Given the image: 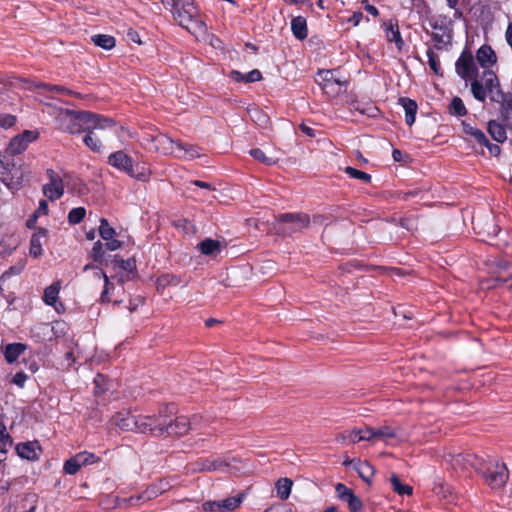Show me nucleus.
<instances>
[{
  "instance_id": "nucleus-33",
  "label": "nucleus",
  "mask_w": 512,
  "mask_h": 512,
  "mask_svg": "<svg viewBox=\"0 0 512 512\" xmlns=\"http://www.w3.org/2000/svg\"><path fill=\"white\" fill-rule=\"evenodd\" d=\"M293 482L289 478H281L276 483L277 496L281 500H287L290 496Z\"/></svg>"
},
{
  "instance_id": "nucleus-63",
  "label": "nucleus",
  "mask_w": 512,
  "mask_h": 512,
  "mask_svg": "<svg viewBox=\"0 0 512 512\" xmlns=\"http://www.w3.org/2000/svg\"><path fill=\"white\" fill-rule=\"evenodd\" d=\"M364 15L362 12L357 11L352 14L348 19V23H351L353 26H358L363 19Z\"/></svg>"
},
{
  "instance_id": "nucleus-28",
  "label": "nucleus",
  "mask_w": 512,
  "mask_h": 512,
  "mask_svg": "<svg viewBox=\"0 0 512 512\" xmlns=\"http://www.w3.org/2000/svg\"><path fill=\"white\" fill-rule=\"evenodd\" d=\"M487 130L491 137L499 143H503L507 139V134L504 126L495 120L488 122Z\"/></svg>"
},
{
  "instance_id": "nucleus-54",
  "label": "nucleus",
  "mask_w": 512,
  "mask_h": 512,
  "mask_svg": "<svg viewBox=\"0 0 512 512\" xmlns=\"http://www.w3.org/2000/svg\"><path fill=\"white\" fill-rule=\"evenodd\" d=\"M345 501L348 503L349 508L354 512L359 511L362 507L361 500L355 496L354 493L349 494Z\"/></svg>"
},
{
  "instance_id": "nucleus-50",
  "label": "nucleus",
  "mask_w": 512,
  "mask_h": 512,
  "mask_svg": "<svg viewBox=\"0 0 512 512\" xmlns=\"http://www.w3.org/2000/svg\"><path fill=\"white\" fill-rule=\"evenodd\" d=\"M345 172L352 178L360 179L364 182H370L371 176L363 171L357 170L353 167H346Z\"/></svg>"
},
{
  "instance_id": "nucleus-60",
  "label": "nucleus",
  "mask_w": 512,
  "mask_h": 512,
  "mask_svg": "<svg viewBox=\"0 0 512 512\" xmlns=\"http://www.w3.org/2000/svg\"><path fill=\"white\" fill-rule=\"evenodd\" d=\"M48 213V204L46 200H41L39 206L35 213L33 214V218L36 219L41 215H46Z\"/></svg>"
},
{
  "instance_id": "nucleus-21",
  "label": "nucleus",
  "mask_w": 512,
  "mask_h": 512,
  "mask_svg": "<svg viewBox=\"0 0 512 512\" xmlns=\"http://www.w3.org/2000/svg\"><path fill=\"white\" fill-rule=\"evenodd\" d=\"M86 112H80V113H67L65 115V118L68 121L67 130L71 134H78L84 131V122H82V117Z\"/></svg>"
},
{
  "instance_id": "nucleus-42",
  "label": "nucleus",
  "mask_w": 512,
  "mask_h": 512,
  "mask_svg": "<svg viewBox=\"0 0 512 512\" xmlns=\"http://www.w3.org/2000/svg\"><path fill=\"white\" fill-rule=\"evenodd\" d=\"M12 445V439L8 433H6V426L0 423V452L6 453Z\"/></svg>"
},
{
  "instance_id": "nucleus-48",
  "label": "nucleus",
  "mask_w": 512,
  "mask_h": 512,
  "mask_svg": "<svg viewBox=\"0 0 512 512\" xmlns=\"http://www.w3.org/2000/svg\"><path fill=\"white\" fill-rule=\"evenodd\" d=\"M251 119L261 126L267 125L269 119L266 114L257 108H253L249 111Z\"/></svg>"
},
{
  "instance_id": "nucleus-32",
  "label": "nucleus",
  "mask_w": 512,
  "mask_h": 512,
  "mask_svg": "<svg viewBox=\"0 0 512 512\" xmlns=\"http://www.w3.org/2000/svg\"><path fill=\"white\" fill-rule=\"evenodd\" d=\"M243 499V495H238L219 500L220 512H233L240 507Z\"/></svg>"
},
{
  "instance_id": "nucleus-14",
  "label": "nucleus",
  "mask_w": 512,
  "mask_h": 512,
  "mask_svg": "<svg viewBox=\"0 0 512 512\" xmlns=\"http://www.w3.org/2000/svg\"><path fill=\"white\" fill-rule=\"evenodd\" d=\"M60 289L61 283L56 281L45 288L42 298L43 302L48 306H52L57 313L64 312V305L58 301Z\"/></svg>"
},
{
  "instance_id": "nucleus-61",
  "label": "nucleus",
  "mask_w": 512,
  "mask_h": 512,
  "mask_svg": "<svg viewBox=\"0 0 512 512\" xmlns=\"http://www.w3.org/2000/svg\"><path fill=\"white\" fill-rule=\"evenodd\" d=\"M481 145L486 146V147H487V149H488V151H489V153H490L492 156H494V157L499 156V155H500V153H501V148H500V146H499V145H497V144H493V143H491L489 140H488V143H482Z\"/></svg>"
},
{
  "instance_id": "nucleus-22",
  "label": "nucleus",
  "mask_w": 512,
  "mask_h": 512,
  "mask_svg": "<svg viewBox=\"0 0 512 512\" xmlns=\"http://www.w3.org/2000/svg\"><path fill=\"white\" fill-rule=\"evenodd\" d=\"M371 432V441L372 440H381L384 442H388L390 439H394L398 436V432L396 429H393L389 426H383L379 428L370 427Z\"/></svg>"
},
{
  "instance_id": "nucleus-55",
  "label": "nucleus",
  "mask_w": 512,
  "mask_h": 512,
  "mask_svg": "<svg viewBox=\"0 0 512 512\" xmlns=\"http://www.w3.org/2000/svg\"><path fill=\"white\" fill-rule=\"evenodd\" d=\"M16 118L10 114H0V127L10 128L15 124Z\"/></svg>"
},
{
  "instance_id": "nucleus-57",
  "label": "nucleus",
  "mask_w": 512,
  "mask_h": 512,
  "mask_svg": "<svg viewBox=\"0 0 512 512\" xmlns=\"http://www.w3.org/2000/svg\"><path fill=\"white\" fill-rule=\"evenodd\" d=\"M336 492L342 500H346L349 494H352V490L347 488L344 484L338 483L336 485Z\"/></svg>"
},
{
  "instance_id": "nucleus-43",
  "label": "nucleus",
  "mask_w": 512,
  "mask_h": 512,
  "mask_svg": "<svg viewBox=\"0 0 512 512\" xmlns=\"http://www.w3.org/2000/svg\"><path fill=\"white\" fill-rule=\"evenodd\" d=\"M81 466H86L98 462L100 459L94 453L88 451H82L75 455Z\"/></svg>"
},
{
  "instance_id": "nucleus-27",
  "label": "nucleus",
  "mask_w": 512,
  "mask_h": 512,
  "mask_svg": "<svg viewBox=\"0 0 512 512\" xmlns=\"http://www.w3.org/2000/svg\"><path fill=\"white\" fill-rule=\"evenodd\" d=\"M197 248L203 255L211 256L221 251V243L217 240L206 238L198 243Z\"/></svg>"
},
{
  "instance_id": "nucleus-56",
  "label": "nucleus",
  "mask_w": 512,
  "mask_h": 512,
  "mask_svg": "<svg viewBox=\"0 0 512 512\" xmlns=\"http://www.w3.org/2000/svg\"><path fill=\"white\" fill-rule=\"evenodd\" d=\"M88 270H93V276L98 280L103 279V281H104L105 276H107L100 268H98L92 264H87L84 266L83 271L86 272Z\"/></svg>"
},
{
  "instance_id": "nucleus-18",
  "label": "nucleus",
  "mask_w": 512,
  "mask_h": 512,
  "mask_svg": "<svg viewBox=\"0 0 512 512\" xmlns=\"http://www.w3.org/2000/svg\"><path fill=\"white\" fill-rule=\"evenodd\" d=\"M482 81H480L482 84H484L485 88L488 91L490 99H492V96L496 92H503L500 89V82L497 77V75L490 69H486L483 71L481 76Z\"/></svg>"
},
{
  "instance_id": "nucleus-49",
  "label": "nucleus",
  "mask_w": 512,
  "mask_h": 512,
  "mask_svg": "<svg viewBox=\"0 0 512 512\" xmlns=\"http://www.w3.org/2000/svg\"><path fill=\"white\" fill-rule=\"evenodd\" d=\"M81 464L78 462V460L76 459L75 456L71 457L70 459H68L65 464H64V471L69 474V475H74L76 474L80 468H81Z\"/></svg>"
},
{
  "instance_id": "nucleus-46",
  "label": "nucleus",
  "mask_w": 512,
  "mask_h": 512,
  "mask_svg": "<svg viewBox=\"0 0 512 512\" xmlns=\"http://www.w3.org/2000/svg\"><path fill=\"white\" fill-rule=\"evenodd\" d=\"M250 155L257 161L259 162H262L266 165H273L276 163V160L271 158V157H267L265 155V153L259 149V148H254V149H251L250 150Z\"/></svg>"
},
{
  "instance_id": "nucleus-12",
  "label": "nucleus",
  "mask_w": 512,
  "mask_h": 512,
  "mask_svg": "<svg viewBox=\"0 0 512 512\" xmlns=\"http://www.w3.org/2000/svg\"><path fill=\"white\" fill-rule=\"evenodd\" d=\"M150 140L154 143V148L157 152L163 155H173L177 157L178 150L176 148L180 142H176L167 135L158 134L154 137H150Z\"/></svg>"
},
{
  "instance_id": "nucleus-34",
  "label": "nucleus",
  "mask_w": 512,
  "mask_h": 512,
  "mask_svg": "<svg viewBox=\"0 0 512 512\" xmlns=\"http://www.w3.org/2000/svg\"><path fill=\"white\" fill-rule=\"evenodd\" d=\"M86 135L83 138L85 145L94 152H99L102 147L100 135L96 131L85 132Z\"/></svg>"
},
{
  "instance_id": "nucleus-9",
  "label": "nucleus",
  "mask_w": 512,
  "mask_h": 512,
  "mask_svg": "<svg viewBox=\"0 0 512 512\" xmlns=\"http://www.w3.org/2000/svg\"><path fill=\"white\" fill-rule=\"evenodd\" d=\"M500 105V117L505 126H512V94L504 92H496L492 99Z\"/></svg>"
},
{
  "instance_id": "nucleus-17",
  "label": "nucleus",
  "mask_w": 512,
  "mask_h": 512,
  "mask_svg": "<svg viewBox=\"0 0 512 512\" xmlns=\"http://www.w3.org/2000/svg\"><path fill=\"white\" fill-rule=\"evenodd\" d=\"M476 59L484 69H489L497 63V55L489 45H482L476 52Z\"/></svg>"
},
{
  "instance_id": "nucleus-47",
  "label": "nucleus",
  "mask_w": 512,
  "mask_h": 512,
  "mask_svg": "<svg viewBox=\"0 0 512 512\" xmlns=\"http://www.w3.org/2000/svg\"><path fill=\"white\" fill-rule=\"evenodd\" d=\"M86 210L83 207L73 208L68 214V221L71 224L80 223L85 217Z\"/></svg>"
},
{
  "instance_id": "nucleus-53",
  "label": "nucleus",
  "mask_w": 512,
  "mask_h": 512,
  "mask_svg": "<svg viewBox=\"0 0 512 512\" xmlns=\"http://www.w3.org/2000/svg\"><path fill=\"white\" fill-rule=\"evenodd\" d=\"M159 494H160V490L158 489V486L152 485V486L148 487L147 490L143 494L139 495L137 497V499L138 500H140V499L150 500V499L157 497Z\"/></svg>"
},
{
  "instance_id": "nucleus-15",
  "label": "nucleus",
  "mask_w": 512,
  "mask_h": 512,
  "mask_svg": "<svg viewBox=\"0 0 512 512\" xmlns=\"http://www.w3.org/2000/svg\"><path fill=\"white\" fill-rule=\"evenodd\" d=\"M370 427L345 431L336 437L337 442L358 443L360 441H371Z\"/></svg>"
},
{
  "instance_id": "nucleus-26",
  "label": "nucleus",
  "mask_w": 512,
  "mask_h": 512,
  "mask_svg": "<svg viewBox=\"0 0 512 512\" xmlns=\"http://www.w3.org/2000/svg\"><path fill=\"white\" fill-rule=\"evenodd\" d=\"M354 470L358 473L360 478L370 484L372 482V477L375 473L374 467L367 461H357L354 464Z\"/></svg>"
},
{
  "instance_id": "nucleus-24",
  "label": "nucleus",
  "mask_w": 512,
  "mask_h": 512,
  "mask_svg": "<svg viewBox=\"0 0 512 512\" xmlns=\"http://www.w3.org/2000/svg\"><path fill=\"white\" fill-rule=\"evenodd\" d=\"M384 30L387 40L389 42H394L398 50H401L402 47L404 46V41L401 37L398 25L393 24L392 22L385 23Z\"/></svg>"
},
{
  "instance_id": "nucleus-19",
  "label": "nucleus",
  "mask_w": 512,
  "mask_h": 512,
  "mask_svg": "<svg viewBox=\"0 0 512 512\" xmlns=\"http://www.w3.org/2000/svg\"><path fill=\"white\" fill-rule=\"evenodd\" d=\"M16 451L21 458L34 460L38 457L39 446L36 442L19 443Z\"/></svg>"
},
{
  "instance_id": "nucleus-1",
  "label": "nucleus",
  "mask_w": 512,
  "mask_h": 512,
  "mask_svg": "<svg viewBox=\"0 0 512 512\" xmlns=\"http://www.w3.org/2000/svg\"><path fill=\"white\" fill-rule=\"evenodd\" d=\"M166 7H170L175 19L187 30H202L204 24L194 0H160Z\"/></svg>"
},
{
  "instance_id": "nucleus-3",
  "label": "nucleus",
  "mask_w": 512,
  "mask_h": 512,
  "mask_svg": "<svg viewBox=\"0 0 512 512\" xmlns=\"http://www.w3.org/2000/svg\"><path fill=\"white\" fill-rule=\"evenodd\" d=\"M156 423H153L152 434L155 436H183L191 428V422L186 416H178L169 423L161 415L156 416Z\"/></svg>"
},
{
  "instance_id": "nucleus-62",
  "label": "nucleus",
  "mask_w": 512,
  "mask_h": 512,
  "mask_svg": "<svg viewBox=\"0 0 512 512\" xmlns=\"http://www.w3.org/2000/svg\"><path fill=\"white\" fill-rule=\"evenodd\" d=\"M27 380V375L24 372H18L13 377V383L19 387H23Z\"/></svg>"
},
{
  "instance_id": "nucleus-30",
  "label": "nucleus",
  "mask_w": 512,
  "mask_h": 512,
  "mask_svg": "<svg viewBox=\"0 0 512 512\" xmlns=\"http://www.w3.org/2000/svg\"><path fill=\"white\" fill-rule=\"evenodd\" d=\"M291 30L293 35L299 39L303 40L307 37V23L306 19L302 16L294 17L291 20Z\"/></svg>"
},
{
  "instance_id": "nucleus-51",
  "label": "nucleus",
  "mask_w": 512,
  "mask_h": 512,
  "mask_svg": "<svg viewBox=\"0 0 512 512\" xmlns=\"http://www.w3.org/2000/svg\"><path fill=\"white\" fill-rule=\"evenodd\" d=\"M112 289H114V284L110 282L108 276H105L104 289L100 296L101 303L110 302V292Z\"/></svg>"
},
{
  "instance_id": "nucleus-64",
  "label": "nucleus",
  "mask_w": 512,
  "mask_h": 512,
  "mask_svg": "<svg viewBox=\"0 0 512 512\" xmlns=\"http://www.w3.org/2000/svg\"><path fill=\"white\" fill-rule=\"evenodd\" d=\"M36 87L48 89L49 91H52V92H64L65 91V89L63 87H60V86H50V85H47L45 83H39L38 85H36Z\"/></svg>"
},
{
  "instance_id": "nucleus-59",
  "label": "nucleus",
  "mask_w": 512,
  "mask_h": 512,
  "mask_svg": "<svg viewBox=\"0 0 512 512\" xmlns=\"http://www.w3.org/2000/svg\"><path fill=\"white\" fill-rule=\"evenodd\" d=\"M203 510L206 512H220L219 501H207L203 503Z\"/></svg>"
},
{
  "instance_id": "nucleus-2",
  "label": "nucleus",
  "mask_w": 512,
  "mask_h": 512,
  "mask_svg": "<svg viewBox=\"0 0 512 512\" xmlns=\"http://www.w3.org/2000/svg\"><path fill=\"white\" fill-rule=\"evenodd\" d=\"M159 419L156 416L134 414L130 411L117 412L111 419V423L122 431L146 433L153 431V423Z\"/></svg>"
},
{
  "instance_id": "nucleus-10",
  "label": "nucleus",
  "mask_w": 512,
  "mask_h": 512,
  "mask_svg": "<svg viewBox=\"0 0 512 512\" xmlns=\"http://www.w3.org/2000/svg\"><path fill=\"white\" fill-rule=\"evenodd\" d=\"M38 138L36 131L26 130L23 133L15 136L8 145V151L11 154H20L26 150L28 145Z\"/></svg>"
},
{
  "instance_id": "nucleus-8",
  "label": "nucleus",
  "mask_w": 512,
  "mask_h": 512,
  "mask_svg": "<svg viewBox=\"0 0 512 512\" xmlns=\"http://www.w3.org/2000/svg\"><path fill=\"white\" fill-rule=\"evenodd\" d=\"M81 119L85 124V132L96 131L98 135H100L102 131L113 130L115 127V123L112 119L90 112L85 113Z\"/></svg>"
},
{
  "instance_id": "nucleus-16",
  "label": "nucleus",
  "mask_w": 512,
  "mask_h": 512,
  "mask_svg": "<svg viewBox=\"0 0 512 512\" xmlns=\"http://www.w3.org/2000/svg\"><path fill=\"white\" fill-rule=\"evenodd\" d=\"M108 164L129 175L133 166V161L132 158L123 151H116L109 155Z\"/></svg>"
},
{
  "instance_id": "nucleus-40",
  "label": "nucleus",
  "mask_w": 512,
  "mask_h": 512,
  "mask_svg": "<svg viewBox=\"0 0 512 512\" xmlns=\"http://www.w3.org/2000/svg\"><path fill=\"white\" fill-rule=\"evenodd\" d=\"M229 465L221 459L205 460L201 464V470L203 471H226Z\"/></svg>"
},
{
  "instance_id": "nucleus-7",
  "label": "nucleus",
  "mask_w": 512,
  "mask_h": 512,
  "mask_svg": "<svg viewBox=\"0 0 512 512\" xmlns=\"http://www.w3.org/2000/svg\"><path fill=\"white\" fill-rule=\"evenodd\" d=\"M455 70L464 81H470L478 76V68L473 55L469 51H463L455 63Z\"/></svg>"
},
{
  "instance_id": "nucleus-25",
  "label": "nucleus",
  "mask_w": 512,
  "mask_h": 512,
  "mask_svg": "<svg viewBox=\"0 0 512 512\" xmlns=\"http://www.w3.org/2000/svg\"><path fill=\"white\" fill-rule=\"evenodd\" d=\"M46 233L47 231L45 229H39L32 235L29 250L31 256L39 257L42 255V238L46 237Z\"/></svg>"
},
{
  "instance_id": "nucleus-11",
  "label": "nucleus",
  "mask_w": 512,
  "mask_h": 512,
  "mask_svg": "<svg viewBox=\"0 0 512 512\" xmlns=\"http://www.w3.org/2000/svg\"><path fill=\"white\" fill-rule=\"evenodd\" d=\"M49 183L43 186L44 195L51 201L59 199L64 193L62 179L53 170H48Z\"/></svg>"
},
{
  "instance_id": "nucleus-35",
  "label": "nucleus",
  "mask_w": 512,
  "mask_h": 512,
  "mask_svg": "<svg viewBox=\"0 0 512 512\" xmlns=\"http://www.w3.org/2000/svg\"><path fill=\"white\" fill-rule=\"evenodd\" d=\"M92 42L105 50H110L115 46V38L106 34H97L92 36Z\"/></svg>"
},
{
  "instance_id": "nucleus-23",
  "label": "nucleus",
  "mask_w": 512,
  "mask_h": 512,
  "mask_svg": "<svg viewBox=\"0 0 512 512\" xmlns=\"http://www.w3.org/2000/svg\"><path fill=\"white\" fill-rule=\"evenodd\" d=\"M178 150L177 158L184 160H193L201 156L199 148L192 144H184L182 142L176 146Z\"/></svg>"
},
{
  "instance_id": "nucleus-29",
  "label": "nucleus",
  "mask_w": 512,
  "mask_h": 512,
  "mask_svg": "<svg viewBox=\"0 0 512 512\" xmlns=\"http://www.w3.org/2000/svg\"><path fill=\"white\" fill-rule=\"evenodd\" d=\"M230 77L237 82L253 83L260 81L262 74L258 69H254L247 74H242L237 70H232Z\"/></svg>"
},
{
  "instance_id": "nucleus-31",
  "label": "nucleus",
  "mask_w": 512,
  "mask_h": 512,
  "mask_svg": "<svg viewBox=\"0 0 512 512\" xmlns=\"http://www.w3.org/2000/svg\"><path fill=\"white\" fill-rule=\"evenodd\" d=\"M26 350V345L22 343H11L5 347L4 357L8 363H13Z\"/></svg>"
},
{
  "instance_id": "nucleus-20",
  "label": "nucleus",
  "mask_w": 512,
  "mask_h": 512,
  "mask_svg": "<svg viewBox=\"0 0 512 512\" xmlns=\"http://www.w3.org/2000/svg\"><path fill=\"white\" fill-rule=\"evenodd\" d=\"M399 104L405 111V122L407 125L412 126L415 122V116L418 109L417 103L410 98L402 97L399 99Z\"/></svg>"
},
{
  "instance_id": "nucleus-6",
  "label": "nucleus",
  "mask_w": 512,
  "mask_h": 512,
  "mask_svg": "<svg viewBox=\"0 0 512 512\" xmlns=\"http://www.w3.org/2000/svg\"><path fill=\"white\" fill-rule=\"evenodd\" d=\"M278 228L277 230L283 234H291L294 232L301 231L303 228L308 226L309 217L303 213H285L281 214L277 218Z\"/></svg>"
},
{
  "instance_id": "nucleus-36",
  "label": "nucleus",
  "mask_w": 512,
  "mask_h": 512,
  "mask_svg": "<svg viewBox=\"0 0 512 512\" xmlns=\"http://www.w3.org/2000/svg\"><path fill=\"white\" fill-rule=\"evenodd\" d=\"M471 82V92L474 98L480 102H484L487 98L488 91L485 88L484 84H482L477 78L470 80Z\"/></svg>"
},
{
  "instance_id": "nucleus-5",
  "label": "nucleus",
  "mask_w": 512,
  "mask_h": 512,
  "mask_svg": "<svg viewBox=\"0 0 512 512\" xmlns=\"http://www.w3.org/2000/svg\"><path fill=\"white\" fill-rule=\"evenodd\" d=\"M317 82L329 97H336L347 89V82L337 76L335 70H324L318 73Z\"/></svg>"
},
{
  "instance_id": "nucleus-13",
  "label": "nucleus",
  "mask_w": 512,
  "mask_h": 512,
  "mask_svg": "<svg viewBox=\"0 0 512 512\" xmlns=\"http://www.w3.org/2000/svg\"><path fill=\"white\" fill-rule=\"evenodd\" d=\"M99 234L105 241V247L109 251H115L121 247V242L115 238L116 231L105 218L100 219Z\"/></svg>"
},
{
  "instance_id": "nucleus-44",
  "label": "nucleus",
  "mask_w": 512,
  "mask_h": 512,
  "mask_svg": "<svg viewBox=\"0 0 512 512\" xmlns=\"http://www.w3.org/2000/svg\"><path fill=\"white\" fill-rule=\"evenodd\" d=\"M427 57H428V64H429L430 69L436 75H442L441 65H440L439 57L437 56V54L432 49H428Z\"/></svg>"
},
{
  "instance_id": "nucleus-41",
  "label": "nucleus",
  "mask_w": 512,
  "mask_h": 512,
  "mask_svg": "<svg viewBox=\"0 0 512 512\" xmlns=\"http://www.w3.org/2000/svg\"><path fill=\"white\" fill-rule=\"evenodd\" d=\"M449 111L455 116H464L467 114V109L459 97H454L450 103Z\"/></svg>"
},
{
  "instance_id": "nucleus-4",
  "label": "nucleus",
  "mask_w": 512,
  "mask_h": 512,
  "mask_svg": "<svg viewBox=\"0 0 512 512\" xmlns=\"http://www.w3.org/2000/svg\"><path fill=\"white\" fill-rule=\"evenodd\" d=\"M476 469L482 473L485 482L492 489L503 487L509 477L506 465L500 462L480 464L479 467L476 466Z\"/></svg>"
},
{
  "instance_id": "nucleus-38",
  "label": "nucleus",
  "mask_w": 512,
  "mask_h": 512,
  "mask_svg": "<svg viewBox=\"0 0 512 512\" xmlns=\"http://www.w3.org/2000/svg\"><path fill=\"white\" fill-rule=\"evenodd\" d=\"M390 482L393 490L399 495H411L413 492V488L409 485L402 484L395 473L391 475Z\"/></svg>"
},
{
  "instance_id": "nucleus-45",
  "label": "nucleus",
  "mask_w": 512,
  "mask_h": 512,
  "mask_svg": "<svg viewBox=\"0 0 512 512\" xmlns=\"http://www.w3.org/2000/svg\"><path fill=\"white\" fill-rule=\"evenodd\" d=\"M89 256L93 259V261H95L99 264H102L104 251H103V244L101 241H97L94 243V245L89 253Z\"/></svg>"
},
{
  "instance_id": "nucleus-37",
  "label": "nucleus",
  "mask_w": 512,
  "mask_h": 512,
  "mask_svg": "<svg viewBox=\"0 0 512 512\" xmlns=\"http://www.w3.org/2000/svg\"><path fill=\"white\" fill-rule=\"evenodd\" d=\"M151 175V171L145 165L137 164L136 166H132L131 172L129 176L142 182H146L149 180Z\"/></svg>"
},
{
  "instance_id": "nucleus-58",
  "label": "nucleus",
  "mask_w": 512,
  "mask_h": 512,
  "mask_svg": "<svg viewBox=\"0 0 512 512\" xmlns=\"http://www.w3.org/2000/svg\"><path fill=\"white\" fill-rule=\"evenodd\" d=\"M104 382H105V377L103 375L98 374L95 377V379H94L95 392L97 394L103 393L106 390V387L103 386Z\"/></svg>"
},
{
  "instance_id": "nucleus-39",
  "label": "nucleus",
  "mask_w": 512,
  "mask_h": 512,
  "mask_svg": "<svg viewBox=\"0 0 512 512\" xmlns=\"http://www.w3.org/2000/svg\"><path fill=\"white\" fill-rule=\"evenodd\" d=\"M463 131L465 134L473 137L479 144L488 143V138L486 137L485 133L468 123H463Z\"/></svg>"
},
{
  "instance_id": "nucleus-52",
  "label": "nucleus",
  "mask_w": 512,
  "mask_h": 512,
  "mask_svg": "<svg viewBox=\"0 0 512 512\" xmlns=\"http://www.w3.org/2000/svg\"><path fill=\"white\" fill-rule=\"evenodd\" d=\"M114 262L119 268H121L127 272H132L135 267V263L132 259L124 260V259L118 258V256H115Z\"/></svg>"
}]
</instances>
